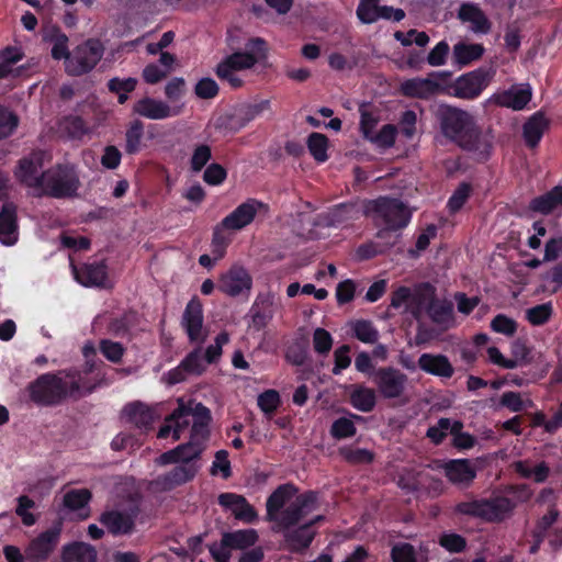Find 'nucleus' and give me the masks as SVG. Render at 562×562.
Masks as SVG:
<instances>
[{
    "instance_id": "f257e3e1",
    "label": "nucleus",
    "mask_w": 562,
    "mask_h": 562,
    "mask_svg": "<svg viewBox=\"0 0 562 562\" xmlns=\"http://www.w3.org/2000/svg\"><path fill=\"white\" fill-rule=\"evenodd\" d=\"M30 401L38 407H56L93 393L75 370H58L38 375L26 386Z\"/></svg>"
},
{
    "instance_id": "f03ea898",
    "label": "nucleus",
    "mask_w": 562,
    "mask_h": 562,
    "mask_svg": "<svg viewBox=\"0 0 562 562\" xmlns=\"http://www.w3.org/2000/svg\"><path fill=\"white\" fill-rule=\"evenodd\" d=\"M441 134L465 151H483L487 145L481 128L468 111L441 103L434 112Z\"/></svg>"
},
{
    "instance_id": "7ed1b4c3",
    "label": "nucleus",
    "mask_w": 562,
    "mask_h": 562,
    "mask_svg": "<svg viewBox=\"0 0 562 562\" xmlns=\"http://www.w3.org/2000/svg\"><path fill=\"white\" fill-rule=\"evenodd\" d=\"M363 215L378 228L375 237L386 239L391 233L402 232L412 220V211L401 199L380 195L363 202Z\"/></svg>"
},
{
    "instance_id": "20e7f679",
    "label": "nucleus",
    "mask_w": 562,
    "mask_h": 562,
    "mask_svg": "<svg viewBox=\"0 0 562 562\" xmlns=\"http://www.w3.org/2000/svg\"><path fill=\"white\" fill-rule=\"evenodd\" d=\"M80 179L76 167L71 164H57L44 171L43 187L36 196L53 199H71L78 195Z\"/></svg>"
},
{
    "instance_id": "39448f33",
    "label": "nucleus",
    "mask_w": 562,
    "mask_h": 562,
    "mask_svg": "<svg viewBox=\"0 0 562 562\" xmlns=\"http://www.w3.org/2000/svg\"><path fill=\"white\" fill-rule=\"evenodd\" d=\"M268 43L261 37H251L245 44V50H237L222 59L216 68L223 76L229 71L251 69L256 64L268 58Z\"/></svg>"
},
{
    "instance_id": "423d86ee",
    "label": "nucleus",
    "mask_w": 562,
    "mask_h": 562,
    "mask_svg": "<svg viewBox=\"0 0 562 562\" xmlns=\"http://www.w3.org/2000/svg\"><path fill=\"white\" fill-rule=\"evenodd\" d=\"M104 45L98 38H88L71 50L70 59L66 65V72L70 76H82L90 72L102 59Z\"/></svg>"
},
{
    "instance_id": "0eeeda50",
    "label": "nucleus",
    "mask_w": 562,
    "mask_h": 562,
    "mask_svg": "<svg viewBox=\"0 0 562 562\" xmlns=\"http://www.w3.org/2000/svg\"><path fill=\"white\" fill-rule=\"evenodd\" d=\"M45 151L34 149L29 155L19 159L14 177L23 186L38 190L43 187Z\"/></svg>"
},
{
    "instance_id": "6e6552de",
    "label": "nucleus",
    "mask_w": 562,
    "mask_h": 562,
    "mask_svg": "<svg viewBox=\"0 0 562 562\" xmlns=\"http://www.w3.org/2000/svg\"><path fill=\"white\" fill-rule=\"evenodd\" d=\"M494 71L486 68H477L461 75L452 85V95L464 100H474L481 95L493 77Z\"/></svg>"
},
{
    "instance_id": "1a4fd4ad",
    "label": "nucleus",
    "mask_w": 562,
    "mask_h": 562,
    "mask_svg": "<svg viewBox=\"0 0 562 562\" xmlns=\"http://www.w3.org/2000/svg\"><path fill=\"white\" fill-rule=\"evenodd\" d=\"M407 375L394 367H381L372 372V381L382 397H401L406 389Z\"/></svg>"
},
{
    "instance_id": "9d476101",
    "label": "nucleus",
    "mask_w": 562,
    "mask_h": 562,
    "mask_svg": "<svg viewBox=\"0 0 562 562\" xmlns=\"http://www.w3.org/2000/svg\"><path fill=\"white\" fill-rule=\"evenodd\" d=\"M317 499V493L314 491L296 495L295 499L281 512L274 521L281 529L295 527L306 515L315 509Z\"/></svg>"
},
{
    "instance_id": "9b49d317",
    "label": "nucleus",
    "mask_w": 562,
    "mask_h": 562,
    "mask_svg": "<svg viewBox=\"0 0 562 562\" xmlns=\"http://www.w3.org/2000/svg\"><path fill=\"white\" fill-rule=\"evenodd\" d=\"M60 531L59 526H54L35 537L25 549L26 559L30 562H46L59 542Z\"/></svg>"
},
{
    "instance_id": "f8f14e48",
    "label": "nucleus",
    "mask_w": 562,
    "mask_h": 562,
    "mask_svg": "<svg viewBox=\"0 0 562 562\" xmlns=\"http://www.w3.org/2000/svg\"><path fill=\"white\" fill-rule=\"evenodd\" d=\"M203 305L198 297H192L182 314L181 326L190 342H204L206 335L203 333Z\"/></svg>"
},
{
    "instance_id": "ddd939ff",
    "label": "nucleus",
    "mask_w": 562,
    "mask_h": 562,
    "mask_svg": "<svg viewBox=\"0 0 562 562\" xmlns=\"http://www.w3.org/2000/svg\"><path fill=\"white\" fill-rule=\"evenodd\" d=\"M206 371L202 356V347L198 346L191 350L180 363L168 371L167 381L175 385L187 380L189 375L200 376Z\"/></svg>"
},
{
    "instance_id": "4468645a",
    "label": "nucleus",
    "mask_w": 562,
    "mask_h": 562,
    "mask_svg": "<svg viewBox=\"0 0 562 562\" xmlns=\"http://www.w3.org/2000/svg\"><path fill=\"white\" fill-rule=\"evenodd\" d=\"M251 288L252 278L241 266H233L221 276L218 281V290L231 297L239 296L245 292L249 293Z\"/></svg>"
},
{
    "instance_id": "2eb2a0df",
    "label": "nucleus",
    "mask_w": 562,
    "mask_h": 562,
    "mask_svg": "<svg viewBox=\"0 0 562 562\" xmlns=\"http://www.w3.org/2000/svg\"><path fill=\"white\" fill-rule=\"evenodd\" d=\"M138 508L128 512L110 509L101 514L99 521L112 536L131 535L135 529Z\"/></svg>"
},
{
    "instance_id": "dca6fc26",
    "label": "nucleus",
    "mask_w": 562,
    "mask_h": 562,
    "mask_svg": "<svg viewBox=\"0 0 562 562\" xmlns=\"http://www.w3.org/2000/svg\"><path fill=\"white\" fill-rule=\"evenodd\" d=\"M132 112L140 117L160 121L178 115L180 108H171L165 101L151 97H143L133 104Z\"/></svg>"
},
{
    "instance_id": "f3484780",
    "label": "nucleus",
    "mask_w": 562,
    "mask_h": 562,
    "mask_svg": "<svg viewBox=\"0 0 562 562\" xmlns=\"http://www.w3.org/2000/svg\"><path fill=\"white\" fill-rule=\"evenodd\" d=\"M20 225L18 205L5 201L0 209V243L3 246H14L19 241Z\"/></svg>"
},
{
    "instance_id": "a211bd4d",
    "label": "nucleus",
    "mask_w": 562,
    "mask_h": 562,
    "mask_svg": "<svg viewBox=\"0 0 562 562\" xmlns=\"http://www.w3.org/2000/svg\"><path fill=\"white\" fill-rule=\"evenodd\" d=\"M532 98V89L529 83L512 85L508 89L493 95L495 104L502 108L521 111L527 108Z\"/></svg>"
},
{
    "instance_id": "6ab92c4d",
    "label": "nucleus",
    "mask_w": 562,
    "mask_h": 562,
    "mask_svg": "<svg viewBox=\"0 0 562 562\" xmlns=\"http://www.w3.org/2000/svg\"><path fill=\"white\" fill-rule=\"evenodd\" d=\"M262 206V202L256 199H248L221 221V227L224 229L239 231L254 221L257 211Z\"/></svg>"
},
{
    "instance_id": "aec40b11",
    "label": "nucleus",
    "mask_w": 562,
    "mask_h": 562,
    "mask_svg": "<svg viewBox=\"0 0 562 562\" xmlns=\"http://www.w3.org/2000/svg\"><path fill=\"white\" fill-rule=\"evenodd\" d=\"M75 279L87 288H104L108 279V266L102 261L85 263L80 268L72 265Z\"/></svg>"
},
{
    "instance_id": "412c9836",
    "label": "nucleus",
    "mask_w": 562,
    "mask_h": 562,
    "mask_svg": "<svg viewBox=\"0 0 562 562\" xmlns=\"http://www.w3.org/2000/svg\"><path fill=\"white\" fill-rule=\"evenodd\" d=\"M436 295L437 289L430 282L418 283L412 291L409 304L406 305V312L416 321H419L423 313L427 311V306L436 299Z\"/></svg>"
},
{
    "instance_id": "4be33fe9",
    "label": "nucleus",
    "mask_w": 562,
    "mask_h": 562,
    "mask_svg": "<svg viewBox=\"0 0 562 562\" xmlns=\"http://www.w3.org/2000/svg\"><path fill=\"white\" fill-rule=\"evenodd\" d=\"M218 504L231 509L234 517L243 522L254 524L258 518L255 508L241 495L222 493L218 496Z\"/></svg>"
},
{
    "instance_id": "5701e85b",
    "label": "nucleus",
    "mask_w": 562,
    "mask_h": 562,
    "mask_svg": "<svg viewBox=\"0 0 562 562\" xmlns=\"http://www.w3.org/2000/svg\"><path fill=\"white\" fill-rule=\"evenodd\" d=\"M440 91V85L430 78L415 77L404 80L400 86L402 95L411 99L428 100Z\"/></svg>"
},
{
    "instance_id": "b1692460",
    "label": "nucleus",
    "mask_w": 562,
    "mask_h": 562,
    "mask_svg": "<svg viewBox=\"0 0 562 562\" xmlns=\"http://www.w3.org/2000/svg\"><path fill=\"white\" fill-rule=\"evenodd\" d=\"M515 507V502L506 496L483 498V520L502 522L512 515Z\"/></svg>"
},
{
    "instance_id": "393cba45",
    "label": "nucleus",
    "mask_w": 562,
    "mask_h": 562,
    "mask_svg": "<svg viewBox=\"0 0 562 562\" xmlns=\"http://www.w3.org/2000/svg\"><path fill=\"white\" fill-rule=\"evenodd\" d=\"M418 368L431 375L450 379L454 368L449 358L442 353H422L417 361Z\"/></svg>"
},
{
    "instance_id": "a878e982",
    "label": "nucleus",
    "mask_w": 562,
    "mask_h": 562,
    "mask_svg": "<svg viewBox=\"0 0 562 562\" xmlns=\"http://www.w3.org/2000/svg\"><path fill=\"white\" fill-rule=\"evenodd\" d=\"M299 488L293 483L279 485L267 498V519L274 521L283 510L284 505L296 496Z\"/></svg>"
},
{
    "instance_id": "bb28decb",
    "label": "nucleus",
    "mask_w": 562,
    "mask_h": 562,
    "mask_svg": "<svg viewBox=\"0 0 562 562\" xmlns=\"http://www.w3.org/2000/svg\"><path fill=\"white\" fill-rule=\"evenodd\" d=\"M447 479L453 484L469 485L476 476V470L469 459H453L443 463Z\"/></svg>"
},
{
    "instance_id": "cd10ccee",
    "label": "nucleus",
    "mask_w": 562,
    "mask_h": 562,
    "mask_svg": "<svg viewBox=\"0 0 562 562\" xmlns=\"http://www.w3.org/2000/svg\"><path fill=\"white\" fill-rule=\"evenodd\" d=\"M273 296L271 294H259L250 307V327L257 331L262 330L273 318Z\"/></svg>"
},
{
    "instance_id": "c85d7f7f",
    "label": "nucleus",
    "mask_w": 562,
    "mask_h": 562,
    "mask_svg": "<svg viewBox=\"0 0 562 562\" xmlns=\"http://www.w3.org/2000/svg\"><path fill=\"white\" fill-rule=\"evenodd\" d=\"M550 126V121L543 112H535L522 125V137L529 148H536L546 131Z\"/></svg>"
},
{
    "instance_id": "c756f323",
    "label": "nucleus",
    "mask_w": 562,
    "mask_h": 562,
    "mask_svg": "<svg viewBox=\"0 0 562 562\" xmlns=\"http://www.w3.org/2000/svg\"><path fill=\"white\" fill-rule=\"evenodd\" d=\"M458 18L462 22L471 24V31L476 34H487L492 24L484 11L475 3L467 2L461 4Z\"/></svg>"
},
{
    "instance_id": "7c9ffc66",
    "label": "nucleus",
    "mask_w": 562,
    "mask_h": 562,
    "mask_svg": "<svg viewBox=\"0 0 562 562\" xmlns=\"http://www.w3.org/2000/svg\"><path fill=\"white\" fill-rule=\"evenodd\" d=\"M203 447L201 442L189 440L186 443H181L175 449L164 452L160 456L164 464L181 463L191 464L192 460L200 458Z\"/></svg>"
},
{
    "instance_id": "2f4dec72",
    "label": "nucleus",
    "mask_w": 562,
    "mask_h": 562,
    "mask_svg": "<svg viewBox=\"0 0 562 562\" xmlns=\"http://www.w3.org/2000/svg\"><path fill=\"white\" fill-rule=\"evenodd\" d=\"M528 209L542 215L562 210V186H555L546 193L531 199Z\"/></svg>"
},
{
    "instance_id": "473e14b6",
    "label": "nucleus",
    "mask_w": 562,
    "mask_h": 562,
    "mask_svg": "<svg viewBox=\"0 0 562 562\" xmlns=\"http://www.w3.org/2000/svg\"><path fill=\"white\" fill-rule=\"evenodd\" d=\"M283 530L286 548L295 553L305 551L311 546L316 535V531L311 529V524H304L296 528Z\"/></svg>"
},
{
    "instance_id": "72a5a7b5",
    "label": "nucleus",
    "mask_w": 562,
    "mask_h": 562,
    "mask_svg": "<svg viewBox=\"0 0 562 562\" xmlns=\"http://www.w3.org/2000/svg\"><path fill=\"white\" fill-rule=\"evenodd\" d=\"M198 472L194 464H180L171 469L168 473L157 477V484L164 491H171L175 487L191 481Z\"/></svg>"
},
{
    "instance_id": "f704fd0d",
    "label": "nucleus",
    "mask_w": 562,
    "mask_h": 562,
    "mask_svg": "<svg viewBox=\"0 0 562 562\" xmlns=\"http://www.w3.org/2000/svg\"><path fill=\"white\" fill-rule=\"evenodd\" d=\"M124 413L130 423L144 430H149L157 417L154 408L140 402L125 405Z\"/></svg>"
},
{
    "instance_id": "c9c22d12",
    "label": "nucleus",
    "mask_w": 562,
    "mask_h": 562,
    "mask_svg": "<svg viewBox=\"0 0 562 562\" xmlns=\"http://www.w3.org/2000/svg\"><path fill=\"white\" fill-rule=\"evenodd\" d=\"M97 550L91 544L72 542L63 547V562H97Z\"/></svg>"
},
{
    "instance_id": "e433bc0d",
    "label": "nucleus",
    "mask_w": 562,
    "mask_h": 562,
    "mask_svg": "<svg viewBox=\"0 0 562 562\" xmlns=\"http://www.w3.org/2000/svg\"><path fill=\"white\" fill-rule=\"evenodd\" d=\"M350 404L358 411L370 413L376 404V395L373 389L362 384H355L350 392Z\"/></svg>"
},
{
    "instance_id": "4c0bfd02",
    "label": "nucleus",
    "mask_w": 562,
    "mask_h": 562,
    "mask_svg": "<svg viewBox=\"0 0 562 562\" xmlns=\"http://www.w3.org/2000/svg\"><path fill=\"white\" fill-rule=\"evenodd\" d=\"M258 540V533L255 529H244L231 532H224L222 543L231 549L245 550L252 547Z\"/></svg>"
},
{
    "instance_id": "58836bf2",
    "label": "nucleus",
    "mask_w": 562,
    "mask_h": 562,
    "mask_svg": "<svg viewBox=\"0 0 562 562\" xmlns=\"http://www.w3.org/2000/svg\"><path fill=\"white\" fill-rule=\"evenodd\" d=\"M46 41L52 44V58L55 60L64 59L66 66L71 56V52L68 48V36L59 27H53L46 36Z\"/></svg>"
},
{
    "instance_id": "ea45409f",
    "label": "nucleus",
    "mask_w": 562,
    "mask_h": 562,
    "mask_svg": "<svg viewBox=\"0 0 562 562\" xmlns=\"http://www.w3.org/2000/svg\"><path fill=\"white\" fill-rule=\"evenodd\" d=\"M144 139V123L136 119L133 120L125 132V153L127 155H136L145 146Z\"/></svg>"
},
{
    "instance_id": "a19ab883",
    "label": "nucleus",
    "mask_w": 562,
    "mask_h": 562,
    "mask_svg": "<svg viewBox=\"0 0 562 562\" xmlns=\"http://www.w3.org/2000/svg\"><path fill=\"white\" fill-rule=\"evenodd\" d=\"M482 44H467L460 42L453 46V59L459 66H467L480 59L484 54Z\"/></svg>"
},
{
    "instance_id": "79ce46f5",
    "label": "nucleus",
    "mask_w": 562,
    "mask_h": 562,
    "mask_svg": "<svg viewBox=\"0 0 562 562\" xmlns=\"http://www.w3.org/2000/svg\"><path fill=\"white\" fill-rule=\"evenodd\" d=\"M137 83L138 80L133 77L124 79L114 77L108 81L106 87L111 93L117 95L119 104H125L128 100V93L133 92L136 89Z\"/></svg>"
},
{
    "instance_id": "37998d69",
    "label": "nucleus",
    "mask_w": 562,
    "mask_h": 562,
    "mask_svg": "<svg viewBox=\"0 0 562 562\" xmlns=\"http://www.w3.org/2000/svg\"><path fill=\"white\" fill-rule=\"evenodd\" d=\"M432 323L442 325L451 321L453 316V305L449 301H440L436 296L435 300L427 306L425 312Z\"/></svg>"
},
{
    "instance_id": "c03bdc74",
    "label": "nucleus",
    "mask_w": 562,
    "mask_h": 562,
    "mask_svg": "<svg viewBox=\"0 0 562 562\" xmlns=\"http://www.w3.org/2000/svg\"><path fill=\"white\" fill-rule=\"evenodd\" d=\"M246 122L239 110L235 113H225L217 116L214 121L215 130L224 133H237L246 126Z\"/></svg>"
},
{
    "instance_id": "a18cd8bd",
    "label": "nucleus",
    "mask_w": 562,
    "mask_h": 562,
    "mask_svg": "<svg viewBox=\"0 0 562 562\" xmlns=\"http://www.w3.org/2000/svg\"><path fill=\"white\" fill-rule=\"evenodd\" d=\"M307 149L317 162H325L328 159V138L326 135L313 132L307 137Z\"/></svg>"
},
{
    "instance_id": "49530a36",
    "label": "nucleus",
    "mask_w": 562,
    "mask_h": 562,
    "mask_svg": "<svg viewBox=\"0 0 562 562\" xmlns=\"http://www.w3.org/2000/svg\"><path fill=\"white\" fill-rule=\"evenodd\" d=\"M342 459L353 465L370 464L374 460V453L364 448L342 447L339 449Z\"/></svg>"
},
{
    "instance_id": "de8ad7c7",
    "label": "nucleus",
    "mask_w": 562,
    "mask_h": 562,
    "mask_svg": "<svg viewBox=\"0 0 562 562\" xmlns=\"http://www.w3.org/2000/svg\"><path fill=\"white\" fill-rule=\"evenodd\" d=\"M353 336L364 344H375L379 339V331L372 322L358 319L352 324Z\"/></svg>"
},
{
    "instance_id": "09e8293b",
    "label": "nucleus",
    "mask_w": 562,
    "mask_h": 562,
    "mask_svg": "<svg viewBox=\"0 0 562 562\" xmlns=\"http://www.w3.org/2000/svg\"><path fill=\"white\" fill-rule=\"evenodd\" d=\"M472 193V186L469 182H461L453 191L447 202V209L450 214L458 213L469 200Z\"/></svg>"
},
{
    "instance_id": "8fccbe9b",
    "label": "nucleus",
    "mask_w": 562,
    "mask_h": 562,
    "mask_svg": "<svg viewBox=\"0 0 562 562\" xmlns=\"http://www.w3.org/2000/svg\"><path fill=\"white\" fill-rule=\"evenodd\" d=\"M357 215L358 210L355 203H340L330 210L328 217L333 225H341L357 218Z\"/></svg>"
},
{
    "instance_id": "3c124183",
    "label": "nucleus",
    "mask_w": 562,
    "mask_h": 562,
    "mask_svg": "<svg viewBox=\"0 0 562 562\" xmlns=\"http://www.w3.org/2000/svg\"><path fill=\"white\" fill-rule=\"evenodd\" d=\"M23 58L21 50L8 46L0 50V79L7 78L12 72V67Z\"/></svg>"
},
{
    "instance_id": "603ef678",
    "label": "nucleus",
    "mask_w": 562,
    "mask_h": 562,
    "mask_svg": "<svg viewBox=\"0 0 562 562\" xmlns=\"http://www.w3.org/2000/svg\"><path fill=\"white\" fill-rule=\"evenodd\" d=\"M553 314L551 302L532 306L526 311V319L532 326H542L550 321Z\"/></svg>"
},
{
    "instance_id": "864d4df0",
    "label": "nucleus",
    "mask_w": 562,
    "mask_h": 562,
    "mask_svg": "<svg viewBox=\"0 0 562 562\" xmlns=\"http://www.w3.org/2000/svg\"><path fill=\"white\" fill-rule=\"evenodd\" d=\"M380 0H360L357 8L358 19L366 24L379 21Z\"/></svg>"
},
{
    "instance_id": "5fc2aeb1",
    "label": "nucleus",
    "mask_w": 562,
    "mask_h": 562,
    "mask_svg": "<svg viewBox=\"0 0 562 562\" xmlns=\"http://www.w3.org/2000/svg\"><path fill=\"white\" fill-rule=\"evenodd\" d=\"M92 494L87 488L71 490L64 495L65 507L71 510H79L88 505Z\"/></svg>"
},
{
    "instance_id": "6e6d98bb",
    "label": "nucleus",
    "mask_w": 562,
    "mask_h": 562,
    "mask_svg": "<svg viewBox=\"0 0 562 562\" xmlns=\"http://www.w3.org/2000/svg\"><path fill=\"white\" fill-rule=\"evenodd\" d=\"M258 407L269 417L274 414L281 404V397L277 390H266L258 395Z\"/></svg>"
},
{
    "instance_id": "4d7b16f0",
    "label": "nucleus",
    "mask_w": 562,
    "mask_h": 562,
    "mask_svg": "<svg viewBox=\"0 0 562 562\" xmlns=\"http://www.w3.org/2000/svg\"><path fill=\"white\" fill-rule=\"evenodd\" d=\"M99 350L112 363H120L125 353V347L121 342L111 339H101Z\"/></svg>"
},
{
    "instance_id": "13d9d810",
    "label": "nucleus",
    "mask_w": 562,
    "mask_h": 562,
    "mask_svg": "<svg viewBox=\"0 0 562 562\" xmlns=\"http://www.w3.org/2000/svg\"><path fill=\"white\" fill-rule=\"evenodd\" d=\"M357 432L355 423L347 417H339L331 424L330 435L337 440L353 437Z\"/></svg>"
},
{
    "instance_id": "bf43d9fd",
    "label": "nucleus",
    "mask_w": 562,
    "mask_h": 562,
    "mask_svg": "<svg viewBox=\"0 0 562 562\" xmlns=\"http://www.w3.org/2000/svg\"><path fill=\"white\" fill-rule=\"evenodd\" d=\"M18 125V115L0 104V140L11 136Z\"/></svg>"
},
{
    "instance_id": "052dcab7",
    "label": "nucleus",
    "mask_w": 562,
    "mask_h": 562,
    "mask_svg": "<svg viewBox=\"0 0 562 562\" xmlns=\"http://www.w3.org/2000/svg\"><path fill=\"white\" fill-rule=\"evenodd\" d=\"M229 341V335L227 331H221L215 337V342L213 345H210L206 347L203 360L209 363L213 364L216 363L223 352V346L226 345Z\"/></svg>"
},
{
    "instance_id": "680f3d73",
    "label": "nucleus",
    "mask_w": 562,
    "mask_h": 562,
    "mask_svg": "<svg viewBox=\"0 0 562 562\" xmlns=\"http://www.w3.org/2000/svg\"><path fill=\"white\" fill-rule=\"evenodd\" d=\"M490 326L493 331L505 335L507 337H513L518 328L517 322L505 314H497L491 321Z\"/></svg>"
},
{
    "instance_id": "e2e57ef3",
    "label": "nucleus",
    "mask_w": 562,
    "mask_h": 562,
    "mask_svg": "<svg viewBox=\"0 0 562 562\" xmlns=\"http://www.w3.org/2000/svg\"><path fill=\"white\" fill-rule=\"evenodd\" d=\"M438 543L451 553L463 552L467 548V539L456 532L441 533Z\"/></svg>"
},
{
    "instance_id": "0e129e2a",
    "label": "nucleus",
    "mask_w": 562,
    "mask_h": 562,
    "mask_svg": "<svg viewBox=\"0 0 562 562\" xmlns=\"http://www.w3.org/2000/svg\"><path fill=\"white\" fill-rule=\"evenodd\" d=\"M397 135V128L393 124H385L382 128L374 133L369 142L376 144L379 147L390 148L394 145Z\"/></svg>"
},
{
    "instance_id": "69168bd1",
    "label": "nucleus",
    "mask_w": 562,
    "mask_h": 562,
    "mask_svg": "<svg viewBox=\"0 0 562 562\" xmlns=\"http://www.w3.org/2000/svg\"><path fill=\"white\" fill-rule=\"evenodd\" d=\"M212 158L211 147L206 144L198 145L190 159V168L193 172H200Z\"/></svg>"
},
{
    "instance_id": "338daca9",
    "label": "nucleus",
    "mask_w": 562,
    "mask_h": 562,
    "mask_svg": "<svg viewBox=\"0 0 562 562\" xmlns=\"http://www.w3.org/2000/svg\"><path fill=\"white\" fill-rule=\"evenodd\" d=\"M133 322L130 314H124L121 317L111 319L108 326V330L111 335L117 338L128 337Z\"/></svg>"
},
{
    "instance_id": "774afa93",
    "label": "nucleus",
    "mask_w": 562,
    "mask_h": 562,
    "mask_svg": "<svg viewBox=\"0 0 562 562\" xmlns=\"http://www.w3.org/2000/svg\"><path fill=\"white\" fill-rule=\"evenodd\" d=\"M391 558L393 562H417L415 548L407 542L395 544Z\"/></svg>"
}]
</instances>
